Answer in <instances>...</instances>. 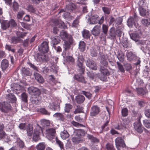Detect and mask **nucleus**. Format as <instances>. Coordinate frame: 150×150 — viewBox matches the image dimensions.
<instances>
[{
    "label": "nucleus",
    "mask_w": 150,
    "mask_h": 150,
    "mask_svg": "<svg viewBox=\"0 0 150 150\" xmlns=\"http://www.w3.org/2000/svg\"><path fill=\"white\" fill-rule=\"evenodd\" d=\"M28 91L29 93L33 96L31 100L32 103L36 105H39L40 101L39 97L40 93V90L36 88L31 86L28 88Z\"/></svg>",
    "instance_id": "nucleus-1"
},
{
    "label": "nucleus",
    "mask_w": 150,
    "mask_h": 150,
    "mask_svg": "<svg viewBox=\"0 0 150 150\" xmlns=\"http://www.w3.org/2000/svg\"><path fill=\"white\" fill-rule=\"evenodd\" d=\"M60 35L62 39L64 40V43L66 47H70L73 44L74 40L72 37L67 31H62L60 33Z\"/></svg>",
    "instance_id": "nucleus-2"
},
{
    "label": "nucleus",
    "mask_w": 150,
    "mask_h": 150,
    "mask_svg": "<svg viewBox=\"0 0 150 150\" xmlns=\"http://www.w3.org/2000/svg\"><path fill=\"white\" fill-rule=\"evenodd\" d=\"M84 131L82 129L76 130L74 132V136L73 137L72 140L74 143H78L82 141L81 135H83Z\"/></svg>",
    "instance_id": "nucleus-3"
},
{
    "label": "nucleus",
    "mask_w": 150,
    "mask_h": 150,
    "mask_svg": "<svg viewBox=\"0 0 150 150\" xmlns=\"http://www.w3.org/2000/svg\"><path fill=\"white\" fill-rule=\"evenodd\" d=\"M10 25L12 27L16 26V23L13 19H11L10 21L3 20L1 23V28L4 30L8 28Z\"/></svg>",
    "instance_id": "nucleus-4"
},
{
    "label": "nucleus",
    "mask_w": 150,
    "mask_h": 150,
    "mask_svg": "<svg viewBox=\"0 0 150 150\" xmlns=\"http://www.w3.org/2000/svg\"><path fill=\"white\" fill-rule=\"evenodd\" d=\"M115 142L116 146L117 149L119 150H121L125 146L123 138L122 137H117L115 139Z\"/></svg>",
    "instance_id": "nucleus-5"
},
{
    "label": "nucleus",
    "mask_w": 150,
    "mask_h": 150,
    "mask_svg": "<svg viewBox=\"0 0 150 150\" xmlns=\"http://www.w3.org/2000/svg\"><path fill=\"white\" fill-rule=\"evenodd\" d=\"M138 17L135 13H134L132 16L129 17L127 21V25L129 28H133V24L138 21Z\"/></svg>",
    "instance_id": "nucleus-6"
},
{
    "label": "nucleus",
    "mask_w": 150,
    "mask_h": 150,
    "mask_svg": "<svg viewBox=\"0 0 150 150\" xmlns=\"http://www.w3.org/2000/svg\"><path fill=\"white\" fill-rule=\"evenodd\" d=\"M43 130L39 126H37L35 129L33 134V140L35 142L38 141L40 139V134L41 132H42Z\"/></svg>",
    "instance_id": "nucleus-7"
},
{
    "label": "nucleus",
    "mask_w": 150,
    "mask_h": 150,
    "mask_svg": "<svg viewBox=\"0 0 150 150\" xmlns=\"http://www.w3.org/2000/svg\"><path fill=\"white\" fill-rule=\"evenodd\" d=\"M108 26L104 24L102 25V30H101V33L100 35V38L105 39L108 35Z\"/></svg>",
    "instance_id": "nucleus-8"
},
{
    "label": "nucleus",
    "mask_w": 150,
    "mask_h": 150,
    "mask_svg": "<svg viewBox=\"0 0 150 150\" xmlns=\"http://www.w3.org/2000/svg\"><path fill=\"white\" fill-rule=\"evenodd\" d=\"M100 110V108L97 105L93 106L91 109L90 116L92 117L96 116L99 113Z\"/></svg>",
    "instance_id": "nucleus-9"
},
{
    "label": "nucleus",
    "mask_w": 150,
    "mask_h": 150,
    "mask_svg": "<svg viewBox=\"0 0 150 150\" xmlns=\"http://www.w3.org/2000/svg\"><path fill=\"white\" fill-rule=\"evenodd\" d=\"M92 35L94 36H99L100 38V35L101 33V27L100 25H96L91 31Z\"/></svg>",
    "instance_id": "nucleus-10"
},
{
    "label": "nucleus",
    "mask_w": 150,
    "mask_h": 150,
    "mask_svg": "<svg viewBox=\"0 0 150 150\" xmlns=\"http://www.w3.org/2000/svg\"><path fill=\"white\" fill-rule=\"evenodd\" d=\"M131 39L136 42H138V44L143 45L144 43V41L139 40L140 36L137 33H134L130 34Z\"/></svg>",
    "instance_id": "nucleus-11"
},
{
    "label": "nucleus",
    "mask_w": 150,
    "mask_h": 150,
    "mask_svg": "<svg viewBox=\"0 0 150 150\" xmlns=\"http://www.w3.org/2000/svg\"><path fill=\"white\" fill-rule=\"evenodd\" d=\"M134 127L135 130L139 133H141L143 132V127L141 123L139 118L134 123Z\"/></svg>",
    "instance_id": "nucleus-12"
},
{
    "label": "nucleus",
    "mask_w": 150,
    "mask_h": 150,
    "mask_svg": "<svg viewBox=\"0 0 150 150\" xmlns=\"http://www.w3.org/2000/svg\"><path fill=\"white\" fill-rule=\"evenodd\" d=\"M0 109L2 112H6L11 109V106L7 102H4L2 104L0 103Z\"/></svg>",
    "instance_id": "nucleus-13"
},
{
    "label": "nucleus",
    "mask_w": 150,
    "mask_h": 150,
    "mask_svg": "<svg viewBox=\"0 0 150 150\" xmlns=\"http://www.w3.org/2000/svg\"><path fill=\"white\" fill-rule=\"evenodd\" d=\"M46 135L49 140H51L54 136L55 131L54 129L51 128L46 130Z\"/></svg>",
    "instance_id": "nucleus-14"
},
{
    "label": "nucleus",
    "mask_w": 150,
    "mask_h": 150,
    "mask_svg": "<svg viewBox=\"0 0 150 150\" xmlns=\"http://www.w3.org/2000/svg\"><path fill=\"white\" fill-rule=\"evenodd\" d=\"M100 70L101 73L104 75L103 77H100V79L102 81H105L106 80L107 77L105 76L108 74V71L107 69L102 66L100 67Z\"/></svg>",
    "instance_id": "nucleus-15"
},
{
    "label": "nucleus",
    "mask_w": 150,
    "mask_h": 150,
    "mask_svg": "<svg viewBox=\"0 0 150 150\" xmlns=\"http://www.w3.org/2000/svg\"><path fill=\"white\" fill-rule=\"evenodd\" d=\"M100 63L105 67H107L108 62L106 60L108 59V56L107 54H100Z\"/></svg>",
    "instance_id": "nucleus-16"
},
{
    "label": "nucleus",
    "mask_w": 150,
    "mask_h": 150,
    "mask_svg": "<svg viewBox=\"0 0 150 150\" xmlns=\"http://www.w3.org/2000/svg\"><path fill=\"white\" fill-rule=\"evenodd\" d=\"M117 35L115 28L114 27L111 28L108 32L109 38L111 39H115L116 38Z\"/></svg>",
    "instance_id": "nucleus-17"
},
{
    "label": "nucleus",
    "mask_w": 150,
    "mask_h": 150,
    "mask_svg": "<svg viewBox=\"0 0 150 150\" xmlns=\"http://www.w3.org/2000/svg\"><path fill=\"white\" fill-rule=\"evenodd\" d=\"M86 64L87 67L92 70H96L97 69L96 64L93 61L87 60L86 62Z\"/></svg>",
    "instance_id": "nucleus-18"
},
{
    "label": "nucleus",
    "mask_w": 150,
    "mask_h": 150,
    "mask_svg": "<svg viewBox=\"0 0 150 150\" xmlns=\"http://www.w3.org/2000/svg\"><path fill=\"white\" fill-rule=\"evenodd\" d=\"M35 59L38 62L44 61L48 60L47 57L44 54L41 53L38 54Z\"/></svg>",
    "instance_id": "nucleus-19"
},
{
    "label": "nucleus",
    "mask_w": 150,
    "mask_h": 150,
    "mask_svg": "<svg viewBox=\"0 0 150 150\" xmlns=\"http://www.w3.org/2000/svg\"><path fill=\"white\" fill-rule=\"evenodd\" d=\"M140 15L142 16L147 17L149 14L148 10H146L141 6H139V9Z\"/></svg>",
    "instance_id": "nucleus-20"
},
{
    "label": "nucleus",
    "mask_w": 150,
    "mask_h": 150,
    "mask_svg": "<svg viewBox=\"0 0 150 150\" xmlns=\"http://www.w3.org/2000/svg\"><path fill=\"white\" fill-rule=\"evenodd\" d=\"M98 16L97 15H94L92 16L89 18L90 22L91 24H94L98 22L99 20Z\"/></svg>",
    "instance_id": "nucleus-21"
},
{
    "label": "nucleus",
    "mask_w": 150,
    "mask_h": 150,
    "mask_svg": "<svg viewBox=\"0 0 150 150\" xmlns=\"http://www.w3.org/2000/svg\"><path fill=\"white\" fill-rule=\"evenodd\" d=\"M74 78L79 82L86 83V81L84 77L80 74H77L74 75Z\"/></svg>",
    "instance_id": "nucleus-22"
},
{
    "label": "nucleus",
    "mask_w": 150,
    "mask_h": 150,
    "mask_svg": "<svg viewBox=\"0 0 150 150\" xmlns=\"http://www.w3.org/2000/svg\"><path fill=\"white\" fill-rule=\"evenodd\" d=\"M34 75L35 79L39 83H42L44 82V79L40 74L37 73H34Z\"/></svg>",
    "instance_id": "nucleus-23"
},
{
    "label": "nucleus",
    "mask_w": 150,
    "mask_h": 150,
    "mask_svg": "<svg viewBox=\"0 0 150 150\" xmlns=\"http://www.w3.org/2000/svg\"><path fill=\"white\" fill-rule=\"evenodd\" d=\"M82 34L83 37L86 39H89L91 36V34L89 31L86 29H83L82 32Z\"/></svg>",
    "instance_id": "nucleus-24"
},
{
    "label": "nucleus",
    "mask_w": 150,
    "mask_h": 150,
    "mask_svg": "<svg viewBox=\"0 0 150 150\" xmlns=\"http://www.w3.org/2000/svg\"><path fill=\"white\" fill-rule=\"evenodd\" d=\"M137 90V94L142 96L146 94L147 92V91L145 88H138Z\"/></svg>",
    "instance_id": "nucleus-25"
},
{
    "label": "nucleus",
    "mask_w": 150,
    "mask_h": 150,
    "mask_svg": "<svg viewBox=\"0 0 150 150\" xmlns=\"http://www.w3.org/2000/svg\"><path fill=\"white\" fill-rule=\"evenodd\" d=\"M48 107L54 110H59L60 109V107L59 105H55L53 102L49 103Z\"/></svg>",
    "instance_id": "nucleus-26"
},
{
    "label": "nucleus",
    "mask_w": 150,
    "mask_h": 150,
    "mask_svg": "<svg viewBox=\"0 0 150 150\" xmlns=\"http://www.w3.org/2000/svg\"><path fill=\"white\" fill-rule=\"evenodd\" d=\"M75 99L77 103H81L84 101L85 98L83 96L79 95L76 97Z\"/></svg>",
    "instance_id": "nucleus-27"
},
{
    "label": "nucleus",
    "mask_w": 150,
    "mask_h": 150,
    "mask_svg": "<svg viewBox=\"0 0 150 150\" xmlns=\"http://www.w3.org/2000/svg\"><path fill=\"white\" fill-rule=\"evenodd\" d=\"M6 98L12 102L15 103L16 101V98L12 93H10L6 95Z\"/></svg>",
    "instance_id": "nucleus-28"
},
{
    "label": "nucleus",
    "mask_w": 150,
    "mask_h": 150,
    "mask_svg": "<svg viewBox=\"0 0 150 150\" xmlns=\"http://www.w3.org/2000/svg\"><path fill=\"white\" fill-rule=\"evenodd\" d=\"M69 134L68 132L65 130L61 132L60 136L61 138L63 139H65L68 138L69 136Z\"/></svg>",
    "instance_id": "nucleus-29"
},
{
    "label": "nucleus",
    "mask_w": 150,
    "mask_h": 150,
    "mask_svg": "<svg viewBox=\"0 0 150 150\" xmlns=\"http://www.w3.org/2000/svg\"><path fill=\"white\" fill-rule=\"evenodd\" d=\"M33 127L32 125H29L27 129V133L28 136L31 137L33 134Z\"/></svg>",
    "instance_id": "nucleus-30"
},
{
    "label": "nucleus",
    "mask_w": 150,
    "mask_h": 150,
    "mask_svg": "<svg viewBox=\"0 0 150 150\" xmlns=\"http://www.w3.org/2000/svg\"><path fill=\"white\" fill-rule=\"evenodd\" d=\"M22 72L23 75L24 76H30L31 74L28 69L22 68Z\"/></svg>",
    "instance_id": "nucleus-31"
},
{
    "label": "nucleus",
    "mask_w": 150,
    "mask_h": 150,
    "mask_svg": "<svg viewBox=\"0 0 150 150\" xmlns=\"http://www.w3.org/2000/svg\"><path fill=\"white\" fill-rule=\"evenodd\" d=\"M60 41L59 39V37L57 36H55L52 38L51 44L53 45H57Z\"/></svg>",
    "instance_id": "nucleus-32"
},
{
    "label": "nucleus",
    "mask_w": 150,
    "mask_h": 150,
    "mask_svg": "<svg viewBox=\"0 0 150 150\" xmlns=\"http://www.w3.org/2000/svg\"><path fill=\"white\" fill-rule=\"evenodd\" d=\"M8 61L4 59L2 61L1 66L3 69H5L8 66Z\"/></svg>",
    "instance_id": "nucleus-33"
},
{
    "label": "nucleus",
    "mask_w": 150,
    "mask_h": 150,
    "mask_svg": "<svg viewBox=\"0 0 150 150\" xmlns=\"http://www.w3.org/2000/svg\"><path fill=\"white\" fill-rule=\"evenodd\" d=\"M126 55L127 60L129 61H132L135 57V55L133 54L131 52H127Z\"/></svg>",
    "instance_id": "nucleus-34"
},
{
    "label": "nucleus",
    "mask_w": 150,
    "mask_h": 150,
    "mask_svg": "<svg viewBox=\"0 0 150 150\" xmlns=\"http://www.w3.org/2000/svg\"><path fill=\"white\" fill-rule=\"evenodd\" d=\"M73 106L69 103H67L65 104L64 110L65 112L69 113L70 110L72 108Z\"/></svg>",
    "instance_id": "nucleus-35"
},
{
    "label": "nucleus",
    "mask_w": 150,
    "mask_h": 150,
    "mask_svg": "<svg viewBox=\"0 0 150 150\" xmlns=\"http://www.w3.org/2000/svg\"><path fill=\"white\" fill-rule=\"evenodd\" d=\"M56 26L59 28H60L62 29H67V26L65 25L63 22H58L57 23Z\"/></svg>",
    "instance_id": "nucleus-36"
},
{
    "label": "nucleus",
    "mask_w": 150,
    "mask_h": 150,
    "mask_svg": "<svg viewBox=\"0 0 150 150\" xmlns=\"http://www.w3.org/2000/svg\"><path fill=\"white\" fill-rule=\"evenodd\" d=\"M79 17L78 16L76 17V19L74 20L72 23V26L73 27L76 28L79 25Z\"/></svg>",
    "instance_id": "nucleus-37"
},
{
    "label": "nucleus",
    "mask_w": 150,
    "mask_h": 150,
    "mask_svg": "<svg viewBox=\"0 0 150 150\" xmlns=\"http://www.w3.org/2000/svg\"><path fill=\"white\" fill-rule=\"evenodd\" d=\"M102 9L105 14L109 15L110 13L111 8L104 6L102 7Z\"/></svg>",
    "instance_id": "nucleus-38"
},
{
    "label": "nucleus",
    "mask_w": 150,
    "mask_h": 150,
    "mask_svg": "<svg viewBox=\"0 0 150 150\" xmlns=\"http://www.w3.org/2000/svg\"><path fill=\"white\" fill-rule=\"evenodd\" d=\"M45 144L43 142L40 143L36 146V148L38 150H44L45 148Z\"/></svg>",
    "instance_id": "nucleus-39"
},
{
    "label": "nucleus",
    "mask_w": 150,
    "mask_h": 150,
    "mask_svg": "<svg viewBox=\"0 0 150 150\" xmlns=\"http://www.w3.org/2000/svg\"><path fill=\"white\" fill-rule=\"evenodd\" d=\"M21 40V39L18 37H13L11 39V43L13 44H16L20 42Z\"/></svg>",
    "instance_id": "nucleus-40"
},
{
    "label": "nucleus",
    "mask_w": 150,
    "mask_h": 150,
    "mask_svg": "<svg viewBox=\"0 0 150 150\" xmlns=\"http://www.w3.org/2000/svg\"><path fill=\"white\" fill-rule=\"evenodd\" d=\"M77 65L79 68V71L80 74H83L84 71V68L83 66L82 62H79Z\"/></svg>",
    "instance_id": "nucleus-41"
},
{
    "label": "nucleus",
    "mask_w": 150,
    "mask_h": 150,
    "mask_svg": "<svg viewBox=\"0 0 150 150\" xmlns=\"http://www.w3.org/2000/svg\"><path fill=\"white\" fill-rule=\"evenodd\" d=\"M87 137L88 139L91 141V142H99V140L97 138L93 137V136L88 134Z\"/></svg>",
    "instance_id": "nucleus-42"
},
{
    "label": "nucleus",
    "mask_w": 150,
    "mask_h": 150,
    "mask_svg": "<svg viewBox=\"0 0 150 150\" xmlns=\"http://www.w3.org/2000/svg\"><path fill=\"white\" fill-rule=\"evenodd\" d=\"M4 127V125L2 124H0V137L3 138L5 137V133L3 132V129Z\"/></svg>",
    "instance_id": "nucleus-43"
},
{
    "label": "nucleus",
    "mask_w": 150,
    "mask_h": 150,
    "mask_svg": "<svg viewBox=\"0 0 150 150\" xmlns=\"http://www.w3.org/2000/svg\"><path fill=\"white\" fill-rule=\"evenodd\" d=\"M38 49L41 52V53H43L44 54L47 53L49 50V47H38Z\"/></svg>",
    "instance_id": "nucleus-44"
},
{
    "label": "nucleus",
    "mask_w": 150,
    "mask_h": 150,
    "mask_svg": "<svg viewBox=\"0 0 150 150\" xmlns=\"http://www.w3.org/2000/svg\"><path fill=\"white\" fill-rule=\"evenodd\" d=\"M76 8V6L73 3H71L70 5L68 6L67 7L68 10L71 12L73 10Z\"/></svg>",
    "instance_id": "nucleus-45"
},
{
    "label": "nucleus",
    "mask_w": 150,
    "mask_h": 150,
    "mask_svg": "<svg viewBox=\"0 0 150 150\" xmlns=\"http://www.w3.org/2000/svg\"><path fill=\"white\" fill-rule=\"evenodd\" d=\"M13 10L15 11H17L19 8V4L16 1H14L13 4Z\"/></svg>",
    "instance_id": "nucleus-46"
},
{
    "label": "nucleus",
    "mask_w": 150,
    "mask_h": 150,
    "mask_svg": "<svg viewBox=\"0 0 150 150\" xmlns=\"http://www.w3.org/2000/svg\"><path fill=\"white\" fill-rule=\"evenodd\" d=\"M53 116L54 117L57 118L59 120L61 119L62 120L63 119V115L60 113H56Z\"/></svg>",
    "instance_id": "nucleus-47"
},
{
    "label": "nucleus",
    "mask_w": 150,
    "mask_h": 150,
    "mask_svg": "<svg viewBox=\"0 0 150 150\" xmlns=\"http://www.w3.org/2000/svg\"><path fill=\"white\" fill-rule=\"evenodd\" d=\"M142 22L145 25L147 26L150 25V20L148 19H143Z\"/></svg>",
    "instance_id": "nucleus-48"
},
{
    "label": "nucleus",
    "mask_w": 150,
    "mask_h": 150,
    "mask_svg": "<svg viewBox=\"0 0 150 150\" xmlns=\"http://www.w3.org/2000/svg\"><path fill=\"white\" fill-rule=\"evenodd\" d=\"M28 8L29 11L33 13H35L36 11V9L31 5L28 6Z\"/></svg>",
    "instance_id": "nucleus-49"
},
{
    "label": "nucleus",
    "mask_w": 150,
    "mask_h": 150,
    "mask_svg": "<svg viewBox=\"0 0 150 150\" xmlns=\"http://www.w3.org/2000/svg\"><path fill=\"white\" fill-rule=\"evenodd\" d=\"M17 145L18 146L21 148H23L24 146V144L23 141L21 140L19 138H18L17 139Z\"/></svg>",
    "instance_id": "nucleus-50"
},
{
    "label": "nucleus",
    "mask_w": 150,
    "mask_h": 150,
    "mask_svg": "<svg viewBox=\"0 0 150 150\" xmlns=\"http://www.w3.org/2000/svg\"><path fill=\"white\" fill-rule=\"evenodd\" d=\"M106 148L107 150H115L113 145L111 143L107 144L106 145Z\"/></svg>",
    "instance_id": "nucleus-51"
},
{
    "label": "nucleus",
    "mask_w": 150,
    "mask_h": 150,
    "mask_svg": "<svg viewBox=\"0 0 150 150\" xmlns=\"http://www.w3.org/2000/svg\"><path fill=\"white\" fill-rule=\"evenodd\" d=\"M144 125L147 128H150V120H145L143 121Z\"/></svg>",
    "instance_id": "nucleus-52"
},
{
    "label": "nucleus",
    "mask_w": 150,
    "mask_h": 150,
    "mask_svg": "<svg viewBox=\"0 0 150 150\" xmlns=\"http://www.w3.org/2000/svg\"><path fill=\"white\" fill-rule=\"evenodd\" d=\"M14 128L13 125L11 123L8 124L6 126V128L7 130L10 131H11L12 129Z\"/></svg>",
    "instance_id": "nucleus-53"
},
{
    "label": "nucleus",
    "mask_w": 150,
    "mask_h": 150,
    "mask_svg": "<svg viewBox=\"0 0 150 150\" xmlns=\"http://www.w3.org/2000/svg\"><path fill=\"white\" fill-rule=\"evenodd\" d=\"M128 110L127 108H124L122 110V116L125 117L128 114Z\"/></svg>",
    "instance_id": "nucleus-54"
},
{
    "label": "nucleus",
    "mask_w": 150,
    "mask_h": 150,
    "mask_svg": "<svg viewBox=\"0 0 150 150\" xmlns=\"http://www.w3.org/2000/svg\"><path fill=\"white\" fill-rule=\"evenodd\" d=\"M24 12L23 11L19 12L17 14V18L19 19H22V18L24 14Z\"/></svg>",
    "instance_id": "nucleus-55"
},
{
    "label": "nucleus",
    "mask_w": 150,
    "mask_h": 150,
    "mask_svg": "<svg viewBox=\"0 0 150 150\" xmlns=\"http://www.w3.org/2000/svg\"><path fill=\"white\" fill-rule=\"evenodd\" d=\"M17 37L19 38H23L25 36H26L27 33H25L18 32L17 33Z\"/></svg>",
    "instance_id": "nucleus-56"
},
{
    "label": "nucleus",
    "mask_w": 150,
    "mask_h": 150,
    "mask_svg": "<svg viewBox=\"0 0 150 150\" xmlns=\"http://www.w3.org/2000/svg\"><path fill=\"white\" fill-rule=\"evenodd\" d=\"M122 21V18L121 17H119L116 19V24L118 25H121Z\"/></svg>",
    "instance_id": "nucleus-57"
},
{
    "label": "nucleus",
    "mask_w": 150,
    "mask_h": 150,
    "mask_svg": "<svg viewBox=\"0 0 150 150\" xmlns=\"http://www.w3.org/2000/svg\"><path fill=\"white\" fill-rule=\"evenodd\" d=\"M66 60L68 62H74V59L72 57L70 56H67L65 58Z\"/></svg>",
    "instance_id": "nucleus-58"
},
{
    "label": "nucleus",
    "mask_w": 150,
    "mask_h": 150,
    "mask_svg": "<svg viewBox=\"0 0 150 150\" xmlns=\"http://www.w3.org/2000/svg\"><path fill=\"white\" fill-rule=\"evenodd\" d=\"M56 143L60 147L61 149L64 148V144L60 140L57 139H56Z\"/></svg>",
    "instance_id": "nucleus-59"
},
{
    "label": "nucleus",
    "mask_w": 150,
    "mask_h": 150,
    "mask_svg": "<svg viewBox=\"0 0 150 150\" xmlns=\"http://www.w3.org/2000/svg\"><path fill=\"white\" fill-rule=\"evenodd\" d=\"M22 99L25 102H26L27 101V96L25 93H23L22 95Z\"/></svg>",
    "instance_id": "nucleus-60"
},
{
    "label": "nucleus",
    "mask_w": 150,
    "mask_h": 150,
    "mask_svg": "<svg viewBox=\"0 0 150 150\" xmlns=\"http://www.w3.org/2000/svg\"><path fill=\"white\" fill-rule=\"evenodd\" d=\"M116 31L117 34V35H118L119 37H121L122 34L123 33L122 30L119 29L118 28L117 29Z\"/></svg>",
    "instance_id": "nucleus-61"
},
{
    "label": "nucleus",
    "mask_w": 150,
    "mask_h": 150,
    "mask_svg": "<svg viewBox=\"0 0 150 150\" xmlns=\"http://www.w3.org/2000/svg\"><path fill=\"white\" fill-rule=\"evenodd\" d=\"M40 112L43 114L46 115H49L50 113L47 112L44 108H41L40 110Z\"/></svg>",
    "instance_id": "nucleus-62"
},
{
    "label": "nucleus",
    "mask_w": 150,
    "mask_h": 150,
    "mask_svg": "<svg viewBox=\"0 0 150 150\" xmlns=\"http://www.w3.org/2000/svg\"><path fill=\"white\" fill-rule=\"evenodd\" d=\"M117 64L119 70L122 72H124L125 70L122 66L118 62H117Z\"/></svg>",
    "instance_id": "nucleus-63"
},
{
    "label": "nucleus",
    "mask_w": 150,
    "mask_h": 150,
    "mask_svg": "<svg viewBox=\"0 0 150 150\" xmlns=\"http://www.w3.org/2000/svg\"><path fill=\"white\" fill-rule=\"evenodd\" d=\"M48 79L50 82H52L54 83L55 84V81L54 76L52 75H50L48 76Z\"/></svg>",
    "instance_id": "nucleus-64"
}]
</instances>
